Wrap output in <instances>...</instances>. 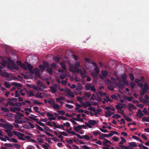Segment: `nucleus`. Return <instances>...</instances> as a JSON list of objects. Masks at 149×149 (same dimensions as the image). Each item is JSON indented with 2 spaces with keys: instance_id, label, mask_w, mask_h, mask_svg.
I'll return each instance as SVG.
<instances>
[{
  "instance_id": "obj_1",
  "label": "nucleus",
  "mask_w": 149,
  "mask_h": 149,
  "mask_svg": "<svg viewBox=\"0 0 149 149\" xmlns=\"http://www.w3.org/2000/svg\"><path fill=\"white\" fill-rule=\"evenodd\" d=\"M13 132L14 135L17 136L18 138L19 139L22 141H24L25 140V139L23 137L24 136V134L15 131H13Z\"/></svg>"
},
{
  "instance_id": "obj_2",
  "label": "nucleus",
  "mask_w": 149,
  "mask_h": 149,
  "mask_svg": "<svg viewBox=\"0 0 149 149\" xmlns=\"http://www.w3.org/2000/svg\"><path fill=\"white\" fill-rule=\"evenodd\" d=\"M148 89V85L146 83L144 84V88L142 89V91L140 93V94L141 96H143L145 93H147V90Z\"/></svg>"
},
{
  "instance_id": "obj_3",
  "label": "nucleus",
  "mask_w": 149,
  "mask_h": 149,
  "mask_svg": "<svg viewBox=\"0 0 149 149\" xmlns=\"http://www.w3.org/2000/svg\"><path fill=\"white\" fill-rule=\"evenodd\" d=\"M80 63L78 61H77L74 65L73 68H72V69L73 70V72H76L78 73L79 72L80 69H78Z\"/></svg>"
},
{
  "instance_id": "obj_4",
  "label": "nucleus",
  "mask_w": 149,
  "mask_h": 149,
  "mask_svg": "<svg viewBox=\"0 0 149 149\" xmlns=\"http://www.w3.org/2000/svg\"><path fill=\"white\" fill-rule=\"evenodd\" d=\"M26 86L27 87L29 88H32L34 90L36 91H42L43 89L39 87H37L36 86L34 85L31 86V85L29 84H26Z\"/></svg>"
},
{
  "instance_id": "obj_5",
  "label": "nucleus",
  "mask_w": 149,
  "mask_h": 149,
  "mask_svg": "<svg viewBox=\"0 0 149 149\" xmlns=\"http://www.w3.org/2000/svg\"><path fill=\"white\" fill-rule=\"evenodd\" d=\"M126 75L125 74H123L121 75V77L123 79V83L127 86L129 85V83L126 79Z\"/></svg>"
},
{
  "instance_id": "obj_6",
  "label": "nucleus",
  "mask_w": 149,
  "mask_h": 149,
  "mask_svg": "<svg viewBox=\"0 0 149 149\" xmlns=\"http://www.w3.org/2000/svg\"><path fill=\"white\" fill-rule=\"evenodd\" d=\"M3 67L0 65V75L1 77H7L8 76V74L6 72H3L2 70Z\"/></svg>"
},
{
  "instance_id": "obj_7",
  "label": "nucleus",
  "mask_w": 149,
  "mask_h": 149,
  "mask_svg": "<svg viewBox=\"0 0 149 149\" xmlns=\"http://www.w3.org/2000/svg\"><path fill=\"white\" fill-rule=\"evenodd\" d=\"M17 101V99L15 98H9L8 99V101H7L8 103H9L10 105H14V103L12 102V101H14V102H16Z\"/></svg>"
},
{
  "instance_id": "obj_8",
  "label": "nucleus",
  "mask_w": 149,
  "mask_h": 149,
  "mask_svg": "<svg viewBox=\"0 0 149 149\" xmlns=\"http://www.w3.org/2000/svg\"><path fill=\"white\" fill-rule=\"evenodd\" d=\"M53 102L52 103V108L54 109H58L60 108L59 105L57 104H55V101L53 99L52 100Z\"/></svg>"
},
{
  "instance_id": "obj_9",
  "label": "nucleus",
  "mask_w": 149,
  "mask_h": 149,
  "mask_svg": "<svg viewBox=\"0 0 149 149\" xmlns=\"http://www.w3.org/2000/svg\"><path fill=\"white\" fill-rule=\"evenodd\" d=\"M65 92L67 93L70 96L72 97H74V94L72 93V92L70 90L69 88H66L65 89Z\"/></svg>"
},
{
  "instance_id": "obj_10",
  "label": "nucleus",
  "mask_w": 149,
  "mask_h": 149,
  "mask_svg": "<svg viewBox=\"0 0 149 149\" xmlns=\"http://www.w3.org/2000/svg\"><path fill=\"white\" fill-rule=\"evenodd\" d=\"M83 89V87L81 84L80 83L77 84V86L76 88V90L78 92L80 91Z\"/></svg>"
},
{
  "instance_id": "obj_11",
  "label": "nucleus",
  "mask_w": 149,
  "mask_h": 149,
  "mask_svg": "<svg viewBox=\"0 0 149 149\" xmlns=\"http://www.w3.org/2000/svg\"><path fill=\"white\" fill-rule=\"evenodd\" d=\"M81 104L84 108L87 107L88 106L91 107L92 105L90 102L88 101L86 102L85 103H83Z\"/></svg>"
},
{
  "instance_id": "obj_12",
  "label": "nucleus",
  "mask_w": 149,
  "mask_h": 149,
  "mask_svg": "<svg viewBox=\"0 0 149 149\" xmlns=\"http://www.w3.org/2000/svg\"><path fill=\"white\" fill-rule=\"evenodd\" d=\"M13 85L17 87L18 89H20L19 87H22V84L19 83H17L16 82H13L11 83Z\"/></svg>"
},
{
  "instance_id": "obj_13",
  "label": "nucleus",
  "mask_w": 149,
  "mask_h": 149,
  "mask_svg": "<svg viewBox=\"0 0 149 149\" xmlns=\"http://www.w3.org/2000/svg\"><path fill=\"white\" fill-rule=\"evenodd\" d=\"M143 115V114L142 113L141 110L139 109L138 110V111L136 115V116H137L140 118H141Z\"/></svg>"
},
{
  "instance_id": "obj_14",
  "label": "nucleus",
  "mask_w": 149,
  "mask_h": 149,
  "mask_svg": "<svg viewBox=\"0 0 149 149\" xmlns=\"http://www.w3.org/2000/svg\"><path fill=\"white\" fill-rule=\"evenodd\" d=\"M94 70L95 74H93V76L97 77V74L99 73L100 71V69L98 68L97 66H96V67H95L94 68Z\"/></svg>"
},
{
  "instance_id": "obj_15",
  "label": "nucleus",
  "mask_w": 149,
  "mask_h": 149,
  "mask_svg": "<svg viewBox=\"0 0 149 149\" xmlns=\"http://www.w3.org/2000/svg\"><path fill=\"white\" fill-rule=\"evenodd\" d=\"M114 113V112H112L110 111H108L105 112V116L106 117H110Z\"/></svg>"
},
{
  "instance_id": "obj_16",
  "label": "nucleus",
  "mask_w": 149,
  "mask_h": 149,
  "mask_svg": "<svg viewBox=\"0 0 149 149\" xmlns=\"http://www.w3.org/2000/svg\"><path fill=\"white\" fill-rule=\"evenodd\" d=\"M34 70H35V72H34L35 76L36 77H40V73H39V70L37 68H34Z\"/></svg>"
},
{
  "instance_id": "obj_17",
  "label": "nucleus",
  "mask_w": 149,
  "mask_h": 149,
  "mask_svg": "<svg viewBox=\"0 0 149 149\" xmlns=\"http://www.w3.org/2000/svg\"><path fill=\"white\" fill-rule=\"evenodd\" d=\"M131 108H132L134 109H135L136 108V107L132 104L131 103H129L128 105V109L130 111H131L132 110Z\"/></svg>"
},
{
  "instance_id": "obj_18",
  "label": "nucleus",
  "mask_w": 149,
  "mask_h": 149,
  "mask_svg": "<svg viewBox=\"0 0 149 149\" xmlns=\"http://www.w3.org/2000/svg\"><path fill=\"white\" fill-rule=\"evenodd\" d=\"M37 84L39 86L41 87H43L44 88H46L45 85L40 80L38 81L37 82Z\"/></svg>"
},
{
  "instance_id": "obj_19",
  "label": "nucleus",
  "mask_w": 149,
  "mask_h": 149,
  "mask_svg": "<svg viewBox=\"0 0 149 149\" xmlns=\"http://www.w3.org/2000/svg\"><path fill=\"white\" fill-rule=\"evenodd\" d=\"M5 131L7 133L8 135V136L11 137L13 136V133L11 130L6 129L5 130Z\"/></svg>"
},
{
  "instance_id": "obj_20",
  "label": "nucleus",
  "mask_w": 149,
  "mask_h": 149,
  "mask_svg": "<svg viewBox=\"0 0 149 149\" xmlns=\"http://www.w3.org/2000/svg\"><path fill=\"white\" fill-rule=\"evenodd\" d=\"M8 68H13L15 69L16 70H19L18 67L14 63H12V67H10L9 65H8Z\"/></svg>"
},
{
  "instance_id": "obj_21",
  "label": "nucleus",
  "mask_w": 149,
  "mask_h": 149,
  "mask_svg": "<svg viewBox=\"0 0 149 149\" xmlns=\"http://www.w3.org/2000/svg\"><path fill=\"white\" fill-rule=\"evenodd\" d=\"M88 123L89 124L93 126L96 124V122L94 120H89L88 121Z\"/></svg>"
},
{
  "instance_id": "obj_22",
  "label": "nucleus",
  "mask_w": 149,
  "mask_h": 149,
  "mask_svg": "<svg viewBox=\"0 0 149 149\" xmlns=\"http://www.w3.org/2000/svg\"><path fill=\"white\" fill-rule=\"evenodd\" d=\"M74 129L76 132H79V130L81 129L80 125H78L77 126H74Z\"/></svg>"
},
{
  "instance_id": "obj_23",
  "label": "nucleus",
  "mask_w": 149,
  "mask_h": 149,
  "mask_svg": "<svg viewBox=\"0 0 149 149\" xmlns=\"http://www.w3.org/2000/svg\"><path fill=\"white\" fill-rule=\"evenodd\" d=\"M42 95V93H41L38 92L35 94V96L37 98H43V97L41 95Z\"/></svg>"
},
{
  "instance_id": "obj_24",
  "label": "nucleus",
  "mask_w": 149,
  "mask_h": 149,
  "mask_svg": "<svg viewBox=\"0 0 149 149\" xmlns=\"http://www.w3.org/2000/svg\"><path fill=\"white\" fill-rule=\"evenodd\" d=\"M102 74L103 77H106L108 74V72L107 70H103L101 72Z\"/></svg>"
},
{
  "instance_id": "obj_25",
  "label": "nucleus",
  "mask_w": 149,
  "mask_h": 149,
  "mask_svg": "<svg viewBox=\"0 0 149 149\" xmlns=\"http://www.w3.org/2000/svg\"><path fill=\"white\" fill-rule=\"evenodd\" d=\"M129 145L130 147L136 148L137 147V144L134 142H131L129 143Z\"/></svg>"
},
{
  "instance_id": "obj_26",
  "label": "nucleus",
  "mask_w": 149,
  "mask_h": 149,
  "mask_svg": "<svg viewBox=\"0 0 149 149\" xmlns=\"http://www.w3.org/2000/svg\"><path fill=\"white\" fill-rule=\"evenodd\" d=\"M91 85L89 83L86 84L85 85V87L86 91H89L91 88Z\"/></svg>"
},
{
  "instance_id": "obj_27",
  "label": "nucleus",
  "mask_w": 149,
  "mask_h": 149,
  "mask_svg": "<svg viewBox=\"0 0 149 149\" xmlns=\"http://www.w3.org/2000/svg\"><path fill=\"white\" fill-rule=\"evenodd\" d=\"M100 139H104V137H108L107 134H100Z\"/></svg>"
},
{
  "instance_id": "obj_28",
  "label": "nucleus",
  "mask_w": 149,
  "mask_h": 149,
  "mask_svg": "<svg viewBox=\"0 0 149 149\" xmlns=\"http://www.w3.org/2000/svg\"><path fill=\"white\" fill-rule=\"evenodd\" d=\"M60 64L62 68L64 70H66L67 68H66V65L64 63L61 62L60 63Z\"/></svg>"
},
{
  "instance_id": "obj_29",
  "label": "nucleus",
  "mask_w": 149,
  "mask_h": 149,
  "mask_svg": "<svg viewBox=\"0 0 149 149\" xmlns=\"http://www.w3.org/2000/svg\"><path fill=\"white\" fill-rule=\"evenodd\" d=\"M124 98L127 100V101L129 102H130L133 99V97H129L127 96H125L124 97Z\"/></svg>"
},
{
  "instance_id": "obj_30",
  "label": "nucleus",
  "mask_w": 149,
  "mask_h": 149,
  "mask_svg": "<svg viewBox=\"0 0 149 149\" xmlns=\"http://www.w3.org/2000/svg\"><path fill=\"white\" fill-rule=\"evenodd\" d=\"M46 71L47 72L50 74H51L53 73V70L51 68H48L46 69Z\"/></svg>"
},
{
  "instance_id": "obj_31",
  "label": "nucleus",
  "mask_w": 149,
  "mask_h": 149,
  "mask_svg": "<svg viewBox=\"0 0 149 149\" xmlns=\"http://www.w3.org/2000/svg\"><path fill=\"white\" fill-rule=\"evenodd\" d=\"M64 100V97L62 96H61L59 98H56V102H59V101L60 100Z\"/></svg>"
},
{
  "instance_id": "obj_32",
  "label": "nucleus",
  "mask_w": 149,
  "mask_h": 149,
  "mask_svg": "<svg viewBox=\"0 0 149 149\" xmlns=\"http://www.w3.org/2000/svg\"><path fill=\"white\" fill-rule=\"evenodd\" d=\"M149 116L146 118L145 117H143L142 120L143 122L146 121L149 122Z\"/></svg>"
},
{
  "instance_id": "obj_33",
  "label": "nucleus",
  "mask_w": 149,
  "mask_h": 149,
  "mask_svg": "<svg viewBox=\"0 0 149 149\" xmlns=\"http://www.w3.org/2000/svg\"><path fill=\"white\" fill-rule=\"evenodd\" d=\"M121 116L118 114H114L112 116L113 118L115 119H118L120 118Z\"/></svg>"
},
{
  "instance_id": "obj_34",
  "label": "nucleus",
  "mask_w": 149,
  "mask_h": 149,
  "mask_svg": "<svg viewBox=\"0 0 149 149\" xmlns=\"http://www.w3.org/2000/svg\"><path fill=\"white\" fill-rule=\"evenodd\" d=\"M4 146L7 147L13 148L14 145L11 143H5L4 144Z\"/></svg>"
},
{
  "instance_id": "obj_35",
  "label": "nucleus",
  "mask_w": 149,
  "mask_h": 149,
  "mask_svg": "<svg viewBox=\"0 0 149 149\" xmlns=\"http://www.w3.org/2000/svg\"><path fill=\"white\" fill-rule=\"evenodd\" d=\"M1 109L2 111L5 112H8L9 111V110L8 108L5 107H2Z\"/></svg>"
},
{
  "instance_id": "obj_36",
  "label": "nucleus",
  "mask_w": 149,
  "mask_h": 149,
  "mask_svg": "<svg viewBox=\"0 0 149 149\" xmlns=\"http://www.w3.org/2000/svg\"><path fill=\"white\" fill-rule=\"evenodd\" d=\"M117 86L121 88H123L124 85L122 84L121 82H118L117 84Z\"/></svg>"
},
{
  "instance_id": "obj_37",
  "label": "nucleus",
  "mask_w": 149,
  "mask_h": 149,
  "mask_svg": "<svg viewBox=\"0 0 149 149\" xmlns=\"http://www.w3.org/2000/svg\"><path fill=\"white\" fill-rule=\"evenodd\" d=\"M57 118L58 120L62 119L63 120H67V118L66 117L62 116H58L57 117Z\"/></svg>"
},
{
  "instance_id": "obj_38",
  "label": "nucleus",
  "mask_w": 149,
  "mask_h": 149,
  "mask_svg": "<svg viewBox=\"0 0 149 149\" xmlns=\"http://www.w3.org/2000/svg\"><path fill=\"white\" fill-rule=\"evenodd\" d=\"M4 85L6 88H9L10 86V85L9 84V83L7 81L4 82Z\"/></svg>"
},
{
  "instance_id": "obj_39",
  "label": "nucleus",
  "mask_w": 149,
  "mask_h": 149,
  "mask_svg": "<svg viewBox=\"0 0 149 149\" xmlns=\"http://www.w3.org/2000/svg\"><path fill=\"white\" fill-rule=\"evenodd\" d=\"M54 59L56 63H58L60 59L59 57L57 56H55Z\"/></svg>"
},
{
  "instance_id": "obj_40",
  "label": "nucleus",
  "mask_w": 149,
  "mask_h": 149,
  "mask_svg": "<svg viewBox=\"0 0 149 149\" xmlns=\"http://www.w3.org/2000/svg\"><path fill=\"white\" fill-rule=\"evenodd\" d=\"M39 68H40L42 72L44 71L45 69V66L42 65H39Z\"/></svg>"
},
{
  "instance_id": "obj_41",
  "label": "nucleus",
  "mask_w": 149,
  "mask_h": 149,
  "mask_svg": "<svg viewBox=\"0 0 149 149\" xmlns=\"http://www.w3.org/2000/svg\"><path fill=\"white\" fill-rule=\"evenodd\" d=\"M129 76L132 81H133L134 79V77L132 73H130L129 74Z\"/></svg>"
},
{
  "instance_id": "obj_42",
  "label": "nucleus",
  "mask_w": 149,
  "mask_h": 149,
  "mask_svg": "<svg viewBox=\"0 0 149 149\" xmlns=\"http://www.w3.org/2000/svg\"><path fill=\"white\" fill-rule=\"evenodd\" d=\"M50 88L51 90V92L52 93H55L57 91L56 89L54 88V87H53L52 86L50 87Z\"/></svg>"
},
{
  "instance_id": "obj_43",
  "label": "nucleus",
  "mask_w": 149,
  "mask_h": 149,
  "mask_svg": "<svg viewBox=\"0 0 149 149\" xmlns=\"http://www.w3.org/2000/svg\"><path fill=\"white\" fill-rule=\"evenodd\" d=\"M98 94H99V95L102 97L106 96L107 95L106 93H103L101 91L98 92Z\"/></svg>"
},
{
  "instance_id": "obj_44",
  "label": "nucleus",
  "mask_w": 149,
  "mask_h": 149,
  "mask_svg": "<svg viewBox=\"0 0 149 149\" xmlns=\"http://www.w3.org/2000/svg\"><path fill=\"white\" fill-rule=\"evenodd\" d=\"M88 109L89 110L93 111L94 112H96V110L95 109V108L94 107H89L88 108Z\"/></svg>"
},
{
  "instance_id": "obj_45",
  "label": "nucleus",
  "mask_w": 149,
  "mask_h": 149,
  "mask_svg": "<svg viewBox=\"0 0 149 149\" xmlns=\"http://www.w3.org/2000/svg\"><path fill=\"white\" fill-rule=\"evenodd\" d=\"M10 109L11 111H13L14 112H15L16 111H17V109H18L17 107H11L10 108Z\"/></svg>"
},
{
  "instance_id": "obj_46",
  "label": "nucleus",
  "mask_w": 149,
  "mask_h": 149,
  "mask_svg": "<svg viewBox=\"0 0 149 149\" xmlns=\"http://www.w3.org/2000/svg\"><path fill=\"white\" fill-rule=\"evenodd\" d=\"M33 103L34 104H42V103L36 100H33Z\"/></svg>"
},
{
  "instance_id": "obj_47",
  "label": "nucleus",
  "mask_w": 149,
  "mask_h": 149,
  "mask_svg": "<svg viewBox=\"0 0 149 149\" xmlns=\"http://www.w3.org/2000/svg\"><path fill=\"white\" fill-rule=\"evenodd\" d=\"M83 138L87 140H89L90 139V137L88 135H84Z\"/></svg>"
},
{
  "instance_id": "obj_48",
  "label": "nucleus",
  "mask_w": 149,
  "mask_h": 149,
  "mask_svg": "<svg viewBox=\"0 0 149 149\" xmlns=\"http://www.w3.org/2000/svg\"><path fill=\"white\" fill-rule=\"evenodd\" d=\"M16 106H17L18 107H22L21 103L16 102L14 104V105Z\"/></svg>"
},
{
  "instance_id": "obj_49",
  "label": "nucleus",
  "mask_w": 149,
  "mask_h": 149,
  "mask_svg": "<svg viewBox=\"0 0 149 149\" xmlns=\"http://www.w3.org/2000/svg\"><path fill=\"white\" fill-rule=\"evenodd\" d=\"M101 133L98 131H94L93 132V134L95 135H97V134H99V135H100V134Z\"/></svg>"
},
{
  "instance_id": "obj_50",
  "label": "nucleus",
  "mask_w": 149,
  "mask_h": 149,
  "mask_svg": "<svg viewBox=\"0 0 149 149\" xmlns=\"http://www.w3.org/2000/svg\"><path fill=\"white\" fill-rule=\"evenodd\" d=\"M43 65L45 66V67H49V64L48 62L45 61L43 62Z\"/></svg>"
},
{
  "instance_id": "obj_51",
  "label": "nucleus",
  "mask_w": 149,
  "mask_h": 149,
  "mask_svg": "<svg viewBox=\"0 0 149 149\" xmlns=\"http://www.w3.org/2000/svg\"><path fill=\"white\" fill-rule=\"evenodd\" d=\"M72 118L73 120L77 121H79L81 122H83V119L82 118H80L79 119H77V118L74 117H72Z\"/></svg>"
},
{
  "instance_id": "obj_52",
  "label": "nucleus",
  "mask_w": 149,
  "mask_h": 149,
  "mask_svg": "<svg viewBox=\"0 0 149 149\" xmlns=\"http://www.w3.org/2000/svg\"><path fill=\"white\" fill-rule=\"evenodd\" d=\"M27 68H28V70H31V69H32L33 67L31 65L29 64H28L27 65Z\"/></svg>"
},
{
  "instance_id": "obj_53",
  "label": "nucleus",
  "mask_w": 149,
  "mask_h": 149,
  "mask_svg": "<svg viewBox=\"0 0 149 149\" xmlns=\"http://www.w3.org/2000/svg\"><path fill=\"white\" fill-rule=\"evenodd\" d=\"M66 77V75L63 74H61L60 75V78L61 79H63Z\"/></svg>"
},
{
  "instance_id": "obj_54",
  "label": "nucleus",
  "mask_w": 149,
  "mask_h": 149,
  "mask_svg": "<svg viewBox=\"0 0 149 149\" xmlns=\"http://www.w3.org/2000/svg\"><path fill=\"white\" fill-rule=\"evenodd\" d=\"M90 89L91 91L94 92H95L96 91L95 88L94 86H91Z\"/></svg>"
},
{
  "instance_id": "obj_55",
  "label": "nucleus",
  "mask_w": 149,
  "mask_h": 149,
  "mask_svg": "<svg viewBox=\"0 0 149 149\" xmlns=\"http://www.w3.org/2000/svg\"><path fill=\"white\" fill-rule=\"evenodd\" d=\"M50 67L52 68H56L57 67V65L55 63H53L50 65Z\"/></svg>"
},
{
  "instance_id": "obj_56",
  "label": "nucleus",
  "mask_w": 149,
  "mask_h": 149,
  "mask_svg": "<svg viewBox=\"0 0 149 149\" xmlns=\"http://www.w3.org/2000/svg\"><path fill=\"white\" fill-rule=\"evenodd\" d=\"M34 92L33 91H31L29 93L28 95L29 97H31L32 96H34V94L33 93Z\"/></svg>"
},
{
  "instance_id": "obj_57",
  "label": "nucleus",
  "mask_w": 149,
  "mask_h": 149,
  "mask_svg": "<svg viewBox=\"0 0 149 149\" xmlns=\"http://www.w3.org/2000/svg\"><path fill=\"white\" fill-rule=\"evenodd\" d=\"M21 67L25 70H27V67L24 63H22V64L21 66Z\"/></svg>"
},
{
  "instance_id": "obj_58",
  "label": "nucleus",
  "mask_w": 149,
  "mask_h": 149,
  "mask_svg": "<svg viewBox=\"0 0 149 149\" xmlns=\"http://www.w3.org/2000/svg\"><path fill=\"white\" fill-rule=\"evenodd\" d=\"M7 126V128L10 130H12L13 126L12 125H8L6 124Z\"/></svg>"
},
{
  "instance_id": "obj_59",
  "label": "nucleus",
  "mask_w": 149,
  "mask_h": 149,
  "mask_svg": "<svg viewBox=\"0 0 149 149\" xmlns=\"http://www.w3.org/2000/svg\"><path fill=\"white\" fill-rule=\"evenodd\" d=\"M63 125L64 126H66L67 127H68L70 126V124L68 122H66V123L63 124Z\"/></svg>"
},
{
  "instance_id": "obj_60",
  "label": "nucleus",
  "mask_w": 149,
  "mask_h": 149,
  "mask_svg": "<svg viewBox=\"0 0 149 149\" xmlns=\"http://www.w3.org/2000/svg\"><path fill=\"white\" fill-rule=\"evenodd\" d=\"M116 109L118 110H120V111L122 110L120 108V105L118 103V105H116Z\"/></svg>"
},
{
  "instance_id": "obj_61",
  "label": "nucleus",
  "mask_w": 149,
  "mask_h": 149,
  "mask_svg": "<svg viewBox=\"0 0 149 149\" xmlns=\"http://www.w3.org/2000/svg\"><path fill=\"white\" fill-rule=\"evenodd\" d=\"M36 123L38 124L39 125H40V126H42V127H45V125L44 123H43L42 122H39V121H37L36 122Z\"/></svg>"
},
{
  "instance_id": "obj_62",
  "label": "nucleus",
  "mask_w": 149,
  "mask_h": 149,
  "mask_svg": "<svg viewBox=\"0 0 149 149\" xmlns=\"http://www.w3.org/2000/svg\"><path fill=\"white\" fill-rule=\"evenodd\" d=\"M65 106L66 107L70 109H72L74 107V106L73 105H70L68 104H66Z\"/></svg>"
},
{
  "instance_id": "obj_63",
  "label": "nucleus",
  "mask_w": 149,
  "mask_h": 149,
  "mask_svg": "<svg viewBox=\"0 0 149 149\" xmlns=\"http://www.w3.org/2000/svg\"><path fill=\"white\" fill-rule=\"evenodd\" d=\"M33 109L34 110L35 112L36 113H38L39 112L38 110V107L37 106H35L33 107Z\"/></svg>"
},
{
  "instance_id": "obj_64",
  "label": "nucleus",
  "mask_w": 149,
  "mask_h": 149,
  "mask_svg": "<svg viewBox=\"0 0 149 149\" xmlns=\"http://www.w3.org/2000/svg\"><path fill=\"white\" fill-rule=\"evenodd\" d=\"M37 140L39 143H43L44 142L43 140L41 138H38L37 139Z\"/></svg>"
}]
</instances>
